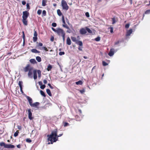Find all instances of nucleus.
Wrapping results in <instances>:
<instances>
[{
	"instance_id": "obj_1",
	"label": "nucleus",
	"mask_w": 150,
	"mask_h": 150,
	"mask_svg": "<svg viewBox=\"0 0 150 150\" xmlns=\"http://www.w3.org/2000/svg\"><path fill=\"white\" fill-rule=\"evenodd\" d=\"M62 134H59V135H57V132L56 131H54L52 132V134L50 135H47L48 141H57V137H59L62 136Z\"/></svg>"
},
{
	"instance_id": "obj_2",
	"label": "nucleus",
	"mask_w": 150,
	"mask_h": 150,
	"mask_svg": "<svg viewBox=\"0 0 150 150\" xmlns=\"http://www.w3.org/2000/svg\"><path fill=\"white\" fill-rule=\"evenodd\" d=\"M0 146H4V148L7 149H13L15 147V146L11 144H7L4 142H1L0 143Z\"/></svg>"
},
{
	"instance_id": "obj_3",
	"label": "nucleus",
	"mask_w": 150,
	"mask_h": 150,
	"mask_svg": "<svg viewBox=\"0 0 150 150\" xmlns=\"http://www.w3.org/2000/svg\"><path fill=\"white\" fill-rule=\"evenodd\" d=\"M62 6V8L64 10H67L69 9V6H68L66 2L64 0H62L61 1Z\"/></svg>"
},
{
	"instance_id": "obj_4",
	"label": "nucleus",
	"mask_w": 150,
	"mask_h": 150,
	"mask_svg": "<svg viewBox=\"0 0 150 150\" xmlns=\"http://www.w3.org/2000/svg\"><path fill=\"white\" fill-rule=\"evenodd\" d=\"M57 34L60 36H62L65 34V33L64 30L61 28H57Z\"/></svg>"
},
{
	"instance_id": "obj_5",
	"label": "nucleus",
	"mask_w": 150,
	"mask_h": 150,
	"mask_svg": "<svg viewBox=\"0 0 150 150\" xmlns=\"http://www.w3.org/2000/svg\"><path fill=\"white\" fill-rule=\"evenodd\" d=\"M29 15V13L27 11L23 12V15L22 16L23 19H27Z\"/></svg>"
},
{
	"instance_id": "obj_6",
	"label": "nucleus",
	"mask_w": 150,
	"mask_h": 150,
	"mask_svg": "<svg viewBox=\"0 0 150 150\" xmlns=\"http://www.w3.org/2000/svg\"><path fill=\"white\" fill-rule=\"evenodd\" d=\"M32 68L30 67L29 64H28L23 69L25 72H27L29 71V70L31 69Z\"/></svg>"
},
{
	"instance_id": "obj_7",
	"label": "nucleus",
	"mask_w": 150,
	"mask_h": 150,
	"mask_svg": "<svg viewBox=\"0 0 150 150\" xmlns=\"http://www.w3.org/2000/svg\"><path fill=\"white\" fill-rule=\"evenodd\" d=\"M34 37H33V41H34V42H36L37 40V39H38V38H37V33L36 32V31L34 30Z\"/></svg>"
},
{
	"instance_id": "obj_8",
	"label": "nucleus",
	"mask_w": 150,
	"mask_h": 150,
	"mask_svg": "<svg viewBox=\"0 0 150 150\" xmlns=\"http://www.w3.org/2000/svg\"><path fill=\"white\" fill-rule=\"evenodd\" d=\"M28 118L30 120H32L33 119V117H32V113L31 112L30 109H29L28 110Z\"/></svg>"
},
{
	"instance_id": "obj_9",
	"label": "nucleus",
	"mask_w": 150,
	"mask_h": 150,
	"mask_svg": "<svg viewBox=\"0 0 150 150\" xmlns=\"http://www.w3.org/2000/svg\"><path fill=\"white\" fill-rule=\"evenodd\" d=\"M33 68H32L29 71H28V77L30 78H33V76H32L33 73Z\"/></svg>"
},
{
	"instance_id": "obj_10",
	"label": "nucleus",
	"mask_w": 150,
	"mask_h": 150,
	"mask_svg": "<svg viewBox=\"0 0 150 150\" xmlns=\"http://www.w3.org/2000/svg\"><path fill=\"white\" fill-rule=\"evenodd\" d=\"M80 33L81 34H84L87 33L86 30L84 28H82L80 30Z\"/></svg>"
},
{
	"instance_id": "obj_11",
	"label": "nucleus",
	"mask_w": 150,
	"mask_h": 150,
	"mask_svg": "<svg viewBox=\"0 0 150 150\" xmlns=\"http://www.w3.org/2000/svg\"><path fill=\"white\" fill-rule=\"evenodd\" d=\"M114 53V50L113 49H112L110 50V51L108 53V55L110 56H112L113 55Z\"/></svg>"
},
{
	"instance_id": "obj_12",
	"label": "nucleus",
	"mask_w": 150,
	"mask_h": 150,
	"mask_svg": "<svg viewBox=\"0 0 150 150\" xmlns=\"http://www.w3.org/2000/svg\"><path fill=\"white\" fill-rule=\"evenodd\" d=\"M26 97L27 99V100H28L29 103L30 105L32 103V98H30V97H29V96H26Z\"/></svg>"
},
{
	"instance_id": "obj_13",
	"label": "nucleus",
	"mask_w": 150,
	"mask_h": 150,
	"mask_svg": "<svg viewBox=\"0 0 150 150\" xmlns=\"http://www.w3.org/2000/svg\"><path fill=\"white\" fill-rule=\"evenodd\" d=\"M67 44L69 45H70L71 44V40L69 37H68L67 38Z\"/></svg>"
},
{
	"instance_id": "obj_14",
	"label": "nucleus",
	"mask_w": 150,
	"mask_h": 150,
	"mask_svg": "<svg viewBox=\"0 0 150 150\" xmlns=\"http://www.w3.org/2000/svg\"><path fill=\"white\" fill-rule=\"evenodd\" d=\"M132 29H130L129 30L127 31L126 34V36H128L130 35L132 33Z\"/></svg>"
},
{
	"instance_id": "obj_15",
	"label": "nucleus",
	"mask_w": 150,
	"mask_h": 150,
	"mask_svg": "<svg viewBox=\"0 0 150 150\" xmlns=\"http://www.w3.org/2000/svg\"><path fill=\"white\" fill-rule=\"evenodd\" d=\"M34 76L33 77L34 79H36L37 78V74L36 70H34L33 71Z\"/></svg>"
},
{
	"instance_id": "obj_16",
	"label": "nucleus",
	"mask_w": 150,
	"mask_h": 150,
	"mask_svg": "<svg viewBox=\"0 0 150 150\" xmlns=\"http://www.w3.org/2000/svg\"><path fill=\"white\" fill-rule=\"evenodd\" d=\"M31 52L33 53H40V52L37 50L36 49H33L31 50Z\"/></svg>"
},
{
	"instance_id": "obj_17",
	"label": "nucleus",
	"mask_w": 150,
	"mask_h": 150,
	"mask_svg": "<svg viewBox=\"0 0 150 150\" xmlns=\"http://www.w3.org/2000/svg\"><path fill=\"white\" fill-rule=\"evenodd\" d=\"M47 2V0H42V5L45 6L46 5V3Z\"/></svg>"
},
{
	"instance_id": "obj_18",
	"label": "nucleus",
	"mask_w": 150,
	"mask_h": 150,
	"mask_svg": "<svg viewBox=\"0 0 150 150\" xmlns=\"http://www.w3.org/2000/svg\"><path fill=\"white\" fill-rule=\"evenodd\" d=\"M39 104V103L38 102H36L33 104L32 103L30 106L33 107H35L38 105Z\"/></svg>"
},
{
	"instance_id": "obj_19",
	"label": "nucleus",
	"mask_w": 150,
	"mask_h": 150,
	"mask_svg": "<svg viewBox=\"0 0 150 150\" xmlns=\"http://www.w3.org/2000/svg\"><path fill=\"white\" fill-rule=\"evenodd\" d=\"M46 92L47 94L50 96H51L52 94L51 93V92L50 90L49 89H46Z\"/></svg>"
},
{
	"instance_id": "obj_20",
	"label": "nucleus",
	"mask_w": 150,
	"mask_h": 150,
	"mask_svg": "<svg viewBox=\"0 0 150 150\" xmlns=\"http://www.w3.org/2000/svg\"><path fill=\"white\" fill-rule=\"evenodd\" d=\"M26 20V19H23V24L26 25H27V21Z\"/></svg>"
},
{
	"instance_id": "obj_21",
	"label": "nucleus",
	"mask_w": 150,
	"mask_h": 150,
	"mask_svg": "<svg viewBox=\"0 0 150 150\" xmlns=\"http://www.w3.org/2000/svg\"><path fill=\"white\" fill-rule=\"evenodd\" d=\"M76 83L77 85H81L83 83V82H82V81L81 80H79V81H77V82H76Z\"/></svg>"
},
{
	"instance_id": "obj_22",
	"label": "nucleus",
	"mask_w": 150,
	"mask_h": 150,
	"mask_svg": "<svg viewBox=\"0 0 150 150\" xmlns=\"http://www.w3.org/2000/svg\"><path fill=\"white\" fill-rule=\"evenodd\" d=\"M30 63L35 64L36 63V61L34 59H31L30 60Z\"/></svg>"
},
{
	"instance_id": "obj_23",
	"label": "nucleus",
	"mask_w": 150,
	"mask_h": 150,
	"mask_svg": "<svg viewBox=\"0 0 150 150\" xmlns=\"http://www.w3.org/2000/svg\"><path fill=\"white\" fill-rule=\"evenodd\" d=\"M36 59L38 62H40L41 61V59L39 56H37L36 57Z\"/></svg>"
},
{
	"instance_id": "obj_24",
	"label": "nucleus",
	"mask_w": 150,
	"mask_h": 150,
	"mask_svg": "<svg viewBox=\"0 0 150 150\" xmlns=\"http://www.w3.org/2000/svg\"><path fill=\"white\" fill-rule=\"evenodd\" d=\"M71 38L72 41L74 42H76L77 39L76 38L73 37H71Z\"/></svg>"
},
{
	"instance_id": "obj_25",
	"label": "nucleus",
	"mask_w": 150,
	"mask_h": 150,
	"mask_svg": "<svg viewBox=\"0 0 150 150\" xmlns=\"http://www.w3.org/2000/svg\"><path fill=\"white\" fill-rule=\"evenodd\" d=\"M76 43L80 46H82L83 45L82 42L81 41H77Z\"/></svg>"
},
{
	"instance_id": "obj_26",
	"label": "nucleus",
	"mask_w": 150,
	"mask_h": 150,
	"mask_svg": "<svg viewBox=\"0 0 150 150\" xmlns=\"http://www.w3.org/2000/svg\"><path fill=\"white\" fill-rule=\"evenodd\" d=\"M52 68V66L51 65L49 64L47 67V70H48V71H49L51 70Z\"/></svg>"
},
{
	"instance_id": "obj_27",
	"label": "nucleus",
	"mask_w": 150,
	"mask_h": 150,
	"mask_svg": "<svg viewBox=\"0 0 150 150\" xmlns=\"http://www.w3.org/2000/svg\"><path fill=\"white\" fill-rule=\"evenodd\" d=\"M57 13L58 15L60 16H61L62 14V13L59 9L57 10Z\"/></svg>"
},
{
	"instance_id": "obj_28",
	"label": "nucleus",
	"mask_w": 150,
	"mask_h": 150,
	"mask_svg": "<svg viewBox=\"0 0 150 150\" xmlns=\"http://www.w3.org/2000/svg\"><path fill=\"white\" fill-rule=\"evenodd\" d=\"M40 94L44 97H45L46 96L45 95L44 92L42 90L40 91Z\"/></svg>"
},
{
	"instance_id": "obj_29",
	"label": "nucleus",
	"mask_w": 150,
	"mask_h": 150,
	"mask_svg": "<svg viewBox=\"0 0 150 150\" xmlns=\"http://www.w3.org/2000/svg\"><path fill=\"white\" fill-rule=\"evenodd\" d=\"M112 24H114L116 22V21L115 19L114 18H112Z\"/></svg>"
},
{
	"instance_id": "obj_30",
	"label": "nucleus",
	"mask_w": 150,
	"mask_h": 150,
	"mask_svg": "<svg viewBox=\"0 0 150 150\" xmlns=\"http://www.w3.org/2000/svg\"><path fill=\"white\" fill-rule=\"evenodd\" d=\"M19 133L18 131H16V132L14 133V135L15 137H16L18 135V133Z\"/></svg>"
},
{
	"instance_id": "obj_31",
	"label": "nucleus",
	"mask_w": 150,
	"mask_h": 150,
	"mask_svg": "<svg viewBox=\"0 0 150 150\" xmlns=\"http://www.w3.org/2000/svg\"><path fill=\"white\" fill-rule=\"evenodd\" d=\"M38 77H40L41 76V72L40 70H38Z\"/></svg>"
},
{
	"instance_id": "obj_32",
	"label": "nucleus",
	"mask_w": 150,
	"mask_h": 150,
	"mask_svg": "<svg viewBox=\"0 0 150 150\" xmlns=\"http://www.w3.org/2000/svg\"><path fill=\"white\" fill-rule=\"evenodd\" d=\"M23 84V82L21 81H19L18 83V85L20 86V87H22V84Z\"/></svg>"
},
{
	"instance_id": "obj_33",
	"label": "nucleus",
	"mask_w": 150,
	"mask_h": 150,
	"mask_svg": "<svg viewBox=\"0 0 150 150\" xmlns=\"http://www.w3.org/2000/svg\"><path fill=\"white\" fill-rule=\"evenodd\" d=\"M86 30L89 33H92V31L89 28H86Z\"/></svg>"
},
{
	"instance_id": "obj_34",
	"label": "nucleus",
	"mask_w": 150,
	"mask_h": 150,
	"mask_svg": "<svg viewBox=\"0 0 150 150\" xmlns=\"http://www.w3.org/2000/svg\"><path fill=\"white\" fill-rule=\"evenodd\" d=\"M108 29H110V32L111 33H113V28L112 27H110Z\"/></svg>"
},
{
	"instance_id": "obj_35",
	"label": "nucleus",
	"mask_w": 150,
	"mask_h": 150,
	"mask_svg": "<svg viewBox=\"0 0 150 150\" xmlns=\"http://www.w3.org/2000/svg\"><path fill=\"white\" fill-rule=\"evenodd\" d=\"M42 16H45L46 15V11L45 10H43L42 13Z\"/></svg>"
},
{
	"instance_id": "obj_36",
	"label": "nucleus",
	"mask_w": 150,
	"mask_h": 150,
	"mask_svg": "<svg viewBox=\"0 0 150 150\" xmlns=\"http://www.w3.org/2000/svg\"><path fill=\"white\" fill-rule=\"evenodd\" d=\"M100 40V38L99 37H98L95 39V40L97 41H99Z\"/></svg>"
},
{
	"instance_id": "obj_37",
	"label": "nucleus",
	"mask_w": 150,
	"mask_h": 150,
	"mask_svg": "<svg viewBox=\"0 0 150 150\" xmlns=\"http://www.w3.org/2000/svg\"><path fill=\"white\" fill-rule=\"evenodd\" d=\"M42 13V10H38L37 11V13L40 15Z\"/></svg>"
},
{
	"instance_id": "obj_38",
	"label": "nucleus",
	"mask_w": 150,
	"mask_h": 150,
	"mask_svg": "<svg viewBox=\"0 0 150 150\" xmlns=\"http://www.w3.org/2000/svg\"><path fill=\"white\" fill-rule=\"evenodd\" d=\"M45 87V85H42L40 86V88L42 89H43Z\"/></svg>"
},
{
	"instance_id": "obj_39",
	"label": "nucleus",
	"mask_w": 150,
	"mask_h": 150,
	"mask_svg": "<svg viewBox=\"0 0 150 150\" xmlns=\"http://www.w3.org/2000/svg\"><path fill=\"white\" fill-rule=\"evenodd\" d=\"M103 65L104 66H105L107 65H108V64L106 62H105L104 61H103Z\"/></svg>"
},
{
	"instance_id": "obj_40",
	"label": "nucleus",
	"mask_w": 150,
	"mask_h": 150,
	"mask_svg": "<svg viewBox=\"0 0 150 150\" xmlns=\"http://www.w3.org/2000/svg\"><path fill=\"white\" fill-rule=\"evenodd\" d=\"M79 91L82 94L83 93L85 92V90L84 89H83L81 90H80Z\"/></svg>"
},
{
	"instance_id": "obj_41",
	"label": "nucleus",
	"mask_w": 150,
	"mask_h": 150,
	"mask_svg": "<svg viewBox=\"0 0 150 150\" xmlns=\"http://www.w3.org/2000/svg\"><path fill=\"white\" fill-rule=\"evenodd\" d=\"M150 13V10L146 11L145 12V14H148Z\"/></svg>"
},
{
	"instance_id": "obj_42",
	"label": "nucleus",
	"mask_w": 150,
	"mask_h": 150,
	"mask_svg": "<svg viewBox=\"0 0 150 150\" xmlns=\"http://www.w3.org/2000/svg\"><path fill=\"white\" fill-rule=\"evenodd\" d=\"M59 54L60 55H62L64 54V52H59Z\"/></svg>"
},
{
	"instance_id": "obj_43",
	"label": "nucleus",
	"mask_w": 150,
	"mask_h": 150,
	"mask_svg": "<svg viewBox=\"0 0 150 150\" xmlns=\"http://www.w3.org/2000/svg\"><path fill=\"white\" fill-rule=\"evenodd\" d=\"M52 25L54 27H55L57 26V24L56 23H52Z\"/></svg>"
},
{
	"instance_id": "obj_44",
	"label": "nucleus",
	"mask_w": 150,
	"mask_h": 150,
	"mask_svg": "<svg viewBox=\"0 0 150 150\" xmlns=\"http://www.w3.org/2000/svg\"><path fill=\"white\" fill-rule=\"evenodd\" d=\"M52 29L53 31H54L55 32L57 33V29H56L53 28H52Z\"/></svg>"
},
{
	"instance_id": "obj_45",
	"label": "nucleus",
	"mask_w": 150,
	"mask_h": 150,
	"mask_svg": "<svg viewBox=\"0 0 150 150\" xmlns=\"http://www.w3.org/2000/svg\"><path fill=\"white\" fill-rule=\"evenodd\" d=\"M129 24H127L125 25V28H129Z\"/></svg>"
},
{
	"instance_id": "obj_46",
	"label": "nucleus",
	"mask_w": 150,
	"mask_h": 150,
	"mask_svg": "<svg viewBox=\"0 0 150 150\" xmlns=\"http://www.w3.org/2000/svg\"><path fill=\"white\" fill-rule=\"evenodd\" d=\"M85 14H86V16L87 17H89V13L88 12H87Z\"/></svg>"
},
{
	"instance_id": "obj_47",
	"label": "nucleus",
	"mask_w": 150,
	"mask_h": 150,
	"mask_svg": "<svg viewBox=\"0 0 150 150\" xmlns=\"http://www.w3.org/2000/svg\"><path fill=\"white\" fill-rule=\"evenodd\" d=\"M48 85L52 89L53 88V87L51 86V85L50 83H48Z\"/></svg>"
},
{
	"instance_id": "obj_48",
	"label": "nucleus",
	"mask_w": 150,
	"mask_h": 150,
	"mask_svg": "<svg viewBox=\"0 0 150 150\" xmlns=\"http://www.w3.org/2000/svg\"><path fill=\"white\" fill-rule=\"evenodd\" d=\"M51 142H49L48 143H47V144H52L53 142H56V141H50Z\"/></svg>"
},
{
	"instance_id": "obj_49",
	"label": "nucleus",
	"mask_w": 150,
	"mask_h": 150,
	"mask_svg": "<svg viewBox=\"0 0 150 150\" xmlns=\"http://www.w3.org/2000/svg\"><path fill=\"white\" fill-rule=\"evenodd\" d=\"M38 83L39 85L40 86H41V85H42V82L41 81H39L38 82Z\"/></svg>"
},
{
	"instance_id": "obj_50",
	"label": "nucleus",
	"mask_w": 150,
	"mask_h": 150,
	"mask_svg": "<svg viewBox=\"0 0 150 150\" xmlns=\"http://www.w3.org/2000/svg\"><path fill=\"white\" fill-rule=\"evenodd\" d=\"M42 48L45 50L46 51H48V50H47V48L46 47H43Z\"/></svg>"
},
{
	"instance_id": "obj_51",
	"label": "nucleus",
	"mask_w": 150,
	"mask_h": 150,
	"mask_svg": "<svg viewBox=\"0 0 150 150\" xmlns=\"http://www.w3.org/2000/svg\"><path fill=\"white\" fill-rule=\"evenodd\" d=\"M22 4L23 5H25L26 4V2L25 1H22Z\"/></svg>"
},
{
	"instance_id": "obj_52",
	"label": "nucleus",
	"mask_w": 150,
	"mask_h": 150,
	"mask_svg": "<svg viewBox=\"0 0 150 150\" xmlns=\"http://www.w3.org/2000/svg\"><path fill=\"white\" fill-rule=\"evenodd\" d=\"M38 45L39 46L42 47L43 45V44L42 43H39Z\"/></svg>"
},
{
	"instance_id": "obj_53",
	"label": "nucleus",
	"mask_w": 150,
	"mask_h": 150,
	"mask_svg": "<svg viewBox=\"0 0 150 150\" xmlns=\"http://www.w3.org/2000/svg\"><path fill=\"white\" fill-rule=\"evenodd\" d=\"M63 26L67 29H69V27L67 25H63Z\"/></svg>"
},
{
	"instance_id": "obj_54",
	"label": "nucleus",
	"mask_w": 150,
	"mask_h": 150,
	"mask_svg": "<svg viewBox=\"0 0 150 150\" xmlns=\"http://www.w3.org/2000/svg\"><path fill=\"white\" fill-rule=\"evenodd\" d=\"M65 34H64V35H62V37L63 40L64 41L65 40Z\"/></svg>"
},
{
	"instance_id": "obj_55",
	"label": "nucleus",
	"mask_w": 150,
	"mask_h": 150,
	"mask_svg": "<svg viewBox=\"0 0 150 150\" xmlns=\"http://www.w3.org/2000/svg\"><path fill=\"white\" fill-rule=\"evenodd\" d=\"M20 88L21 91L22 93H23V92L22 90V87H20Z\"/></svg>"
},
{
	"instance_id": "obj_56",
	"label": "nucleus",
	"mask_w": 150,
	"mask_h": 150,
	"mask_svg": "<svg viewBox=\"0 0 150 150\" xmlns=\"http://www.w3.org/2000/svg\"><path fill=\"white\" fill-rule=\"evenodd\" d=\"M68 125V123L67 122H65L64 124V126L66 127Z\"/></svg>"
},
{
	"instance_id": "obj_57",
	"label": "nucleus",
	"mask_w": 150,
	"mask_h": 150,
	"mask_svg": "<svg viewBox=\"0 0 150 150\" xmlns=\"http://www.w3.org/2000/svg\"><path fill=\"white\" fill-rule=\"evenodd\" d=\"M17 148H21V145L20 144H19L17 145Z\"/></svg>"
},
{
	"instance_id": "obj_58",
	"label": "nucleus",
	"mask_w": 150,
	"mask_h": 150,
	"mask_svg": "<svg viewBox=\"0 0 150 150\" xmlns=\"http://www.w3.org/2000/svg\"><path fill=\"white\" fill-rule=\"evenodd\" d=\"M43 83L44 84H46L47 83V81L46 80H44L43 81Z\"/></svg>"
},
{
	"instance_id": "obj_59",
	"label": "nucleus",
	"mask_w": 150,
	"mask_h": 150,
	"mask_svg": "<svg viewBox=\"0 0 150 150\" xmlns=\"http://www.w3.org/2000/svg\"><path fill=\"white\" fill-rule=\"evenodd\" d=\"M79 49V50H81V51H82V47H79L78 48Z\"/></svg>"
},
{
	"instance_id": "obj_60",
	"label": "nucleus",
	"mask_w": 150,
	"mask_h": 150,
	"mask_svg": "<svg viewBox=\"0 0 150 150\" xmlns=\"http://www.w3.org/2000/svg\"><path fill=\"white\" fill-rule=\"evenodd\" d=\"M18 129H21V126H18Z\"/></svg>"
},
{
	"instance_id": "obj_61",
	"label": "nucleus",
	"mask_w": 150,
	"mask_h": 150,
	"mask_svg": "<svg viewBox=\"0 0 150 150\" xmlns=\"http://www.w3.org/2000/svg\"><path fill=\"white\" fill-rule=\"evenodd\" d=\"M77 117H78V116H76V120L77 121H79L80 120H81L80 119H78Z\"/></svg>"
},
{
	"instance_id": "obj_62",
	"label": "nucleus",
	"mask_w": 150,
	"mask_h": 150,
	"mask_svg": "<svg viewBox=\"0 0 150 150\" xmlns=\"http://www.w3.org/2000/svg\"><path fill=\"white\" fill-rule=\"evenodd\" d=\"M62 22L64 23L65 24V23L64 20H62Z\"/></svg>"
},
{
	"instance_id": "obj_63",
	"label": "nucleus",
	"mask_w": 150,
	"mask_h": 150,
	"mask_svg": "<svg viewBox=\"0 0 150 150\" xmlns=\"http://www.w3.org/2000/svg\"><path fill=\"white\" fill-rule=\"evenodd\" d=\"M119 43V41H118V42H115V45L117 44H118V43Z\"/></svg>"
},
{
	"instance_id": "obj_64",
	"label": "nucleus",
	"mask_w": 150,
	"mask_h": 150,
	"mask_svg": "<svg viewBox=\"0 0 150 150\" xmlns=\"http://www.w3.org/2000/svg\"><path fill=\"white\" fill-rule=\"evenodd\" d=\"M83 58L85 59H86L87 58V57L85 56H84Z\"/></svg>"
}]
</instances>
